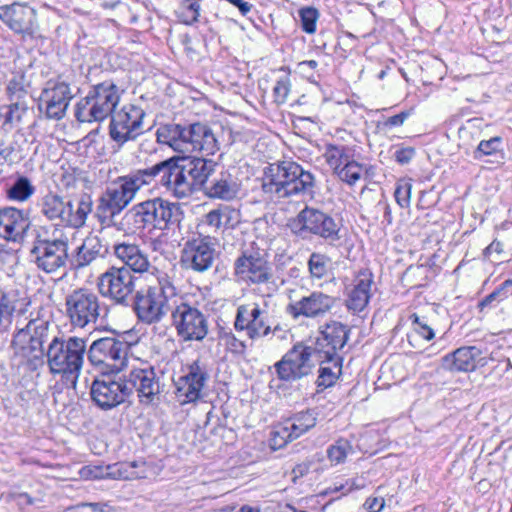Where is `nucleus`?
<instances>
[{"mask_svg":"<svg viewBox=\"0 0 512 512\" xmlns=\"http://www.w3.org/2000/svg\"><path fill=\"white\" fill-rule=\"evenodd\" d=\"M217 163L204 157H171L152 166L158 183L177 199L203 191Z\"/></svg>","mask_w":512,"mask_h":512,"instance_id":"obj_1","label":"nucleus"},{"mask_svg":"<svg viewBox=\"0 0 512 512\" xmlns=\"http://www.w3.org/2000/svg\"><path fill=\"white\" fill-rule=\"evenodd\" d=\"M156 180L153 168L137 169L109 183L100 195L95 217L102 227H111L118 216L135 199L137 193Z\"/></svg>","mask_w":512,"mask_h":512,"instance_id":"obj_2","label":"nucleus"},{"mask_svg":"<svg viewBox=\"0 0 512 512\" xmlns=\"http://www.w3.org/2000/svg\"><path fill=\"white\" fill-rule=\"evenodd\" d=\"M316 185L314 175L294 161H278L264 169L262 190L272 199L312 196Z\"/></svg>","mask_w":512,"mask_h":512,"instance_id":"obj_3","label":"nucleus"},{"mask_svg":"<svg viewBox=\"0 0 512 512\" xmlns=\"http://www.w3.org/2000/svg\"><path fill=\"white\" fill-rule=\"evenodd\" d=\"M155 280L136 291L132 307L138 319L145 324L161 322L174 308L177 288L173 279L155 268Z\"/></svg>","mask_w":512,"mask_h":512,"instance_id":"obj_4","label":"nucleus"},{"mask_svg":"<svg viewBox=\"0 0 512 512\" xmlns=\"http://www.w3.org/2000/svg\"><path fill=\"white\" fill-rule=\"evenodd\" d=\"M30 255L35 266L46 274L66 271L70 263L69 238L67 235L46 225L35 226L32 231Z\"/></svg>","mask_w":512,"mask_h":512,"instance_id":"obj_5","label":"nucleus"},{"mask_svg":"<svg viewBox=\"0 0 512 512\" xmlns=\"http://www.w3.org/2000/svg\"><path fill=\"white\" fill-rule=\"evenodd\" d=\"M87 353L86 340L77 336H54L45 351L49 371L53 375L72 380L79 377L84 356Z\"/></svg>","mask_w":512,"mask_h":512,"instance_id":"obj_6","label":"nucleus"},{"mask_svg":"<svg viewBox=\"0 0 512 512\" xmlns=\"http://www.w3.org/2000/svg\"><path fill=\"white\" fill-rule=\"evenodd\" d=\"M123 92L112 79L91 84L85 97L75 105V118L81 123L106 120L115 111Z\"/></svg>","mask_w":512,"mask_h":512,"instance_id":"obj_7","label":"nucleus"},{"mask_svg":"<svg viewBox=\"0 0 512 512\" xmlns=\"http://www.w3.org/2000/svg\"><path fill=\"white\" fill-rule=\"evenodd\" d=\"M32 313L24 316L28 320L24 327L18 328L12 340L14 354L27 360L40 359L45 354L44 343L50 342L55 336V326L41 318H31Z\"/></svg>","mask_w":512,"mask_h":512,"instance_id":"obj_8","label":"nucleus"},{"mask_svg":"<svg viewBox=\"0 0 512 512\" xmlns=\"http://www.w3.org/2000/svg\"><path fill=\"white\" fill-rule=\"evenodd\" d=\"M132 344L120 336H108L92 342L87 357L94 367L104 372L118 374L128 365Z\"/></svg>","mask_w":512,"mask_h":512,"instance_id":"obj_9","label":"nucleus"},{"mask_svg":"<svg viewBox=\"0 0 512 512\" xmlns=\"http://www.w3.org/2000/svg\"><path fill=\"white\" fill-rule=\"evenodd\" d=\"M234 275L247 285L265 286L268 295L276 290L272 266L259 251L244 250L234 262Z\"/></svg>","mask_w":512,"mask_h":512,"instance_id":"obj_10","label":"nucleus"},{"mask_svg":"<svg viewBox=\"0 0 512 512\" xmlns=\"http://www.w3.org/2000/svg\"><path fill=\"white\" fill-rule=\"evenodd\" d=\"M171 320L177 336L185 342H200L209 332L208 316L198 307L185 301H174Z\"/></svg>","mask_w":512,"mask_h":512,"instance_id":"obj_11","label":"nucleus"},{"mask_svg":"<svg viewBox=\"0 0 512 512\" xmlns=\"http://www.w3.org/2000/svg\"><path fill=\"white\" fill-rule=\"evenodd\" d=\"M65 312L73 328H92L100 317L99 297L87 288L75 289L65 297Z\"/></svg>","mask_w":512,"mask_h":512,"instance_id":"obj_12","label":"nucleus"},{"mask_svg":"<svg viewBox=\"0 0 512 512\" xmlns=\"http://www.w3.org/2000/svg\"><path fill=\"white\" fill-rule=\"evenodd\" d=\"M292 232L300 237H306L307 233L319 236L329 244L339 241L340 226L328 214L311 207H305L290 224Z\"/></svg>","mask_w":512,"mask_h":512,"instance_id":"obj_13","label":"nucleus"},{"mask_svg":"<svg viewBox=\"0 0 512 512\" xmlns=\"http://www.w3.org/2000/svg\"><path fill=\"white\" fill-rule=\"evenodd\" d=\"M122 377L128 388L129 397L136 392L139 402L144 405H152L159 401L162 384L152 365L142 363L139 367H132L129 373L123 374Z\"/></svg>","mask_w":512,"mask_h":512,"instance_id":"obj_14","label":"nucleus"},{"mask_svg":"<svg viewBox=\"0 0 512 512\" xmlns=\"http://www.w3.org/2000/svg\"><path fill=\"white\" fill-rule=\"evenodd\" d=\"M318 357L310 347L302 343L295 344L275 365L278 378L282 381H296L312 372Z\"/></svg>","mask_w":512,"mask_h":512,"instance_id":"obj_15","label":"nucleus"},{"mask_svg":"<svg viewBox=\"0 0 512 512\" xmlns=\"http://www.w3.org/2000/svg\"><path fill=\"white\" fill-rule=\"evenodd\" d=\"M97 286L102 296L127 306L135 290V277L126 266H111L100 275Z\"/></svg>","mask_w":512,"mask_h":512,"instance_id":"obj_16","label":"nucleus"},{"mask_svg":"<svg viewBox=\"0 0 512 512\" xmlns=\"http://www.w3.org/2000/svg\"><path fill=\"white\" fill-rule=\"evenodd\" d=\"M145 111L135 104H125L110 116L109 135L119 145L135 140L143 133Z\"/></svg>","mask_w":512,"mask_h":512,"instance_id":"obj_17","label":"nucleus"},{"mask_svg":"<svg viewBox=\"0 0 512 512\" xmlns=\"http://www.w3.org/2000/svg\"><path fill=\"white\" fill-rule=\"evenodd\" d=\"M234 328L245 331L249 339L257 340L270 335V320L267 302H250L239 305L236 310Z\"/></svg>","mask_w":512,"mask_h":512,"instance_id":"obj_18","label":"nucleus"},{"mask_svg":"<svg viewBox=\"0 0 512 512\" xmlns=\"http://www.w3.org/2000/svg\"><path fill=\"white\" fill-rule=\"evenodd\" d=\"M216 244V239L209 235H199L186 242L181 255L182 266L198 273L209 270L215 260Z\"/></svg>","mask_w":512,"mask_h":512,"instance_id":"obj_19","label":"nucleus"},{"mask_svg":"<svg viewBox=\"0 0 512 512\" xmlns=\"http://www.w3.org/2000/svg\"><path fill=\"white\" fill-rule=\"evenodd\" d=\"M350 329L347 325L330 321L320 330L315 342L310 345L318 359L342 357L341 352L349 339Z\"/></svg>","mask_w":512,"mask_h":512,"instance_id":"obj_20","label":"nucleus"},{"mask_svg":"<svg viewBox=\"0 0 512 512\" xmlns=\"http://www.w3.org/2000/svg\"><path fill=\"white\" fill-rule=\"evenodd\" d=\"M290 290L288 293L289 303L286 307V312L293 318H319L325 316L331 311L336 304V298L322 291H313L309 295L301 297L299 300L293 299Z\"/></svg>","mask_w":512,"mask_h":512,"instance_id":"obj_21","label":"nucleus"},{"mask_svg":"<svg viewBox=\"0 0 512 512\" xmlns=\"http://www.w3.org/2000/svg\"><path fill=\"white\" fill-rule=\"evenodd\" d=\"M209 380L207 365L195 360L187 366V371L175 381L176 397L181 404L198 400Z\"/></svg>","mask_w":512,"mask_h":512,"instance_id":"obj_22","label":"nucleus"},{"mask_svg":"<svg viewBox=\"0 0 512 512\" xmlns=\"http://www.w3.org/2000/svg\"><path fill=\"white\" fill-rule=\"evenodd\" d=\"M127 389L122 376L117 378L108 376L92 382L90 395L96 406L107 411L121 405L129 398Z\"/></svg>","mask_w":512,"mask_h":512,"instance_id":"obj_23","label":"nucleus"},{"mask_svg":"<svg viewBox=\"0 0 512 512\" xmlns=\"http://www.w3.org/2000/svg\"><path fill=\"white\" fill-rule=\"evenodd\" d=\"M73 97L69 83L61 77L47 81L41 93L46 116L50 119H62Z\"/></svg>","mask_w":512,"mask_h":512,"instance_id":"obj_24","label":"nucleus"},{"mask_svg":"<svg viewBox=\"0 0 512 512\" xmlns=\"http://www.w3.org/2000/svg\"><path fill=\"white\" fill-rule=\"evenodd\" d=\"M489 360H494L493 353L487 356L477 346H464L445 355L441 366L450 372H472L486 366Z\"/></svg>","mask_w":512,"mask_h":512,"instance_id":"obj_25","label":"nucleus"},{"mask_svg":"<svg viewBox=\"0 0 512 512\" xmlns=\"http://www.w3.org/2000/svg\"><path fill=\"white\" fill-rule=\"evenodd\" d=\"M0 20L14 33L33 36L37 30L36 11L21 3L0 6Z\"/></svg>","mask_w":512,"mask_h":512,"instance_id":"obj_26","label":"nucleus"},{"mask_svg":"<svg viewBox=\"0 0 512 512\" xmlns=\"http://www.w3.org/2000/svg\"><path fill=\"white\" fill-rule=\"evenodd\" d=\"M318 420V412L315 409H307L293 414L284 425L274 432V447H282L286 443L293 441L310 429L315 427Z\"/></svg>","mask_w":512,"mask_h":512,"instance_id":"obj_27","label":"nucleus"},{"mask_svg":"<svg viewBox=\"0 0 512 512\" xmlns=\"http://www.w3.org/2000/svg\"><path fill=\"white\" fill-rule=\"evenodd\" d=\"M31 225L29 211L16 207L0 208V237L17 242L23 239Z\"/></svg>","mask_w":512,"mask_h":512,"instance_id":"obj_28","label":"nucleus"},{"mask_svg":"<svg viewBox=\"0 0 512 512\" xmlns=\"http://www.w3.org/2000/svg\"><path fill=\"white\" fill-rule=\"evenodd\" d=\"M374 284L373 273L368 269L360 270L351 284L346 287L347 298L345 305L348 310L353 312L363 311L372 296L371 290Z\"/></svg>","mask_w":512,"mask_h":512,"instance_id":"obj_29","label":"nucleus"},{"mask_svg":"<svg viewBox=\"0 0 512 512\" xmlns=\"http://www.w3.org/2000/svg\"><path fill=\"white\" fill-rule=\"evenodd\" d=\"M156 136L159 143L168 145L175 152L191 153L192 124H165L157 129Z\"/></svg>","mask_w":512,"mask_h":512,"instance_id":"obj_30","label":"nucleus"},{"mask_svg":"<svg viewBox=\"0 0 512 512\" xmlns=\"http://www.w3.org/2000/svg\"><path fill=\"white\" fill-rule=\"evenodd\" d=\"M106 253L107 248L102 243V240L96 235H89L75 249L70 258V264L73 269L80 270L91 265L96 260L104 258Z\"/></svg>","mask_w":512,"mask_h":512,"instance_id":"obj_31","label":"nucleus"},{"mask_svg":"<svg viewBox=\"0 0 512 512\" xmlns=\"http://www.w3.org/2000/svg\"><path fill=\"white\" fill-rule=\"evenodd\" d=\"M240 191V184L229 171H221L204 188V194L211 199L233 200Z\"/></svg>","mask_w":512,"mask_h":512,"instance_id":"obj_32","label":"nucleus"},{"mask_svg":"<svg viewBox=\"0 0 512 512\" xmlns=\"http://www.w3.org/2000/svg\"><path fill=\"white\" fill-rule=\"evenodd\" d=\"M115 256L126 266L131 272L144 273L150 268L148 256L142 249L134 243L122 242L114 246Z\"/></svg>","mask_w":512,"mask_h":512,"instance_id":"obj_33","label":"nucleus"},{"mask_svg":"<svg viewBox=\"0 0 512 512\" xmlns=\"http://www.w3.org/2000/svg\"><path fill=\"white\" fill-rule=\"evenodd\" d=\"M30 307L31 302L27 298L13 301L0 289V332H5L10 328L14 313L17 323H19L20 318L28 313Z\"/></svg>","mask_w":512,"mask_h":512,"instance_id":"obj_34","label":"nucleus"},{"mask_svg":"<svg viewBox=\"0 0 512 512\" xmlns=\"http://www.w3.org/2000/svg\"><path fill=\"white\" fill-rule=\"evenodd\" d=\"M191 153L199 151L206 156L214 155L219 149V142L212 129L203 123L192 124Z\"/></svg>","mask_w":512,"mask_h":512,"instance_id":"obj_35","label":"nucleus"},{"mask_svg":"<svg viewBox=\"0 0 512 512\" xmlns=\"http://www.w3.org/2000/svg\"><path fill=\"white\" fill-rule=\"evenodd\" d=\"M37 207L40 214L48 221H58L66 224V211L68 210V201L58 194L49 192L42 196Z\"/></svg>","mask_w":512,"mask_h":512,"instance_id":"obj_36","label":"nucleus"},{"mask_svg":"<svg viewBox=\"0 0 512 512\" xmlns=\"http://www.w3.org/2000/svg\"><path fill=\"white\" fill-rule=\"evenodd\" d=\"M96 477H108L115 480H135L146 477V464L144 461L118 462L108 465L105 472Z\"/></svg>","mask_w":512,"mask_h":512,"instance_id":"obj_37","label":"nucleus"},{"mask_svg":"<svg viewBox=\"0 0 512 512\" xmlns=\"http://www.w3.org/2000/svg\"><path fill=\"white\" fill-rule=\"evenodd\" d=\"M503 139L499 136L490 139H482L472 152L474 160L487 163L502 165L505 162V153L503 148Z\"/></svg>","mask_w":512,"mask_h":512,"instance_id":"obj_38","label":"nucleus"},{"mask_svg":"<svg viewBox=\"0 0 512 512\" xmlns=\"http://www.w3.org/2000/svg\"><path fill=\"white\" fill-rule=\"evenodd\" d=\"M152 199L142 201L132 206L124 216V219L131 225L134 231H142L152 227Z\"/></svg>","mask_w":512,"mask_h":512,"instance_id":"obj_39","label":"nucleus"},{"mask_svg":"<svg viewBox=\"0 0 512 512\" xmlns=\"http://www.w3.org/2000/svg\"><path fill=\"white\" fill-rule=\"evenodd\" d=\"M93 201L90 195L82 194L74 210L71 201H68V210L66 211V225L73 228H81L86 224L88 215L92 212Z\"/></svg>","mask_w":512,"mask_h":512,"instance_id":"obj_40","label":"nucleus"},{"mask_svg":"<svg viewBox=\"0 0 512 512\" xmlns=\"http://www.w3.org/2000/svg\"><path fill=\"white\" fill-rule=\"evenodd\" d=\"M343 357L320 358L317 364L320 365L317 385L319 387L332 386L342 372Z\"/></svg>","mask_w":512,"mask_h":512,"instance_id":"obj_41","label":"nucleus"},{"mask_svg":"<svg viewBox=\"0 0 512 512\" xmlns=\"http://www.w3.org/2000/svg\"><path fill=\"white\" fill-rule=\"evenodd\" d=\"M35 190V186L28 177L18 176L7 188L6 195L9 200L26 202L33 196Z\"/></svg>","mask_w":512,"mask_h":512,"instance_id":"obj_42","label":"nucleus"},{"mask_svg":"<svg viewBox=\"0 0 512 512\" xmlns=\"http://www.w3.org/2000/svg\"><path fill=\"white\" fill-rule=\"evenodd\" d=\"M310 277L322 279L331 270V258L320 252H313L307 262Z\"/></svg>","mask_w":512,"mask_h":512,"instance_id":"obj_43","label":"nucleus"},{"mask_svg":"<svg viewBox=\"0 0 512 512\" xmlns=\"http://www.w3.org/2000/svg\"><path fill=\"white\" fill-rule=\"evenodd\" d=\"M292 82L291 75L284 68H281L275 78L273 86V98L277 105L284 104L291 92Z\"/></svg>","mask_w":512,"mask_h":512,"instance_id":"obj_44","label":"nucleus"},{"mask_svg":"<svg viewBox=\"0 0 512 512\" xmlns=\"http://www.w3.org/2000/svg\"><path fill=\"white\" fill-rule=\"evenodd\" d=\"M181 215L182 211L179 203L165 200L157 229L166 230L178 225L181 221Z\"/></svg>","mask_w":512,"mask_h":512,"instance_id":"obj_45","label":"nucleus"},{"mask_svg":"<svg viewBox=\"0 0 512 512\" xmlns=\"http://www.w3.org/2000/svg\"><path fill=\"white\" fill-rule=\"evenodd\" d=\"M479 124L478 119H470L465 125L459 128L458 135L461 141L460 146L468 149L472 147L475 142L479 143V141L482 140Z\"/></svg>","mask_w":512,"mask_h":512,"instance_id":"obj_46","label":"nucleus"},{"mask_svg":"<svg viewBox=\"0 0 512 512\" xmlns=\"http://www.w3.org/2000/svg\"><path fill=\"white\" fill-rule=\"evenodd\" d=\"M364 166L351 158L340 166L334 173L339 179L349 185H354L361 177Z\"/></svg>","mask_w":512,"mask_h":512,"instance_id":"obj_47","label":"nucleus"},{"mask_svg":"<svg viewBox=\"0 0 512 512\" xmlns=\"http://www.w3.org/2000/svg\"><path fill=\"white\" fill-rule=\"evenodd\" d=\"M349 151V148L344 145L329 144L326 146L324 157L328 165L336 171L351 158Z\"/></svg>","mask_w":512,"mask_h":512,"instance_id":"obj_48","label":"nucleus"},{"mask_svg":"<svg viewBox=\"0 0 512 512\" xmlns=\"http://www.w3.org/2000/svg\"><path fill=\"white\" fill-rule=\"evenodd\" d=\"M353 452L351 443L346 439H338L327 448V457L332 465H339L345 462L347 456Z\"/></svg>","mask_w":512,"mask_h":512,"instance_id":"obj_49","label":"nucleus"},{"mask_svg":"<svg viewBox=\"0 0 512 512\" xmlns=\"http://www.w3.org/2000/svg\"><path fill=\"white\" fill-rule=\"evenodd\" d=\"M409 320L411 321L414 333L424 340L430 341L435 337V331L426 316L413 313L409 316Z\"/></svg>","mask_w":512,"mask_h":512,"instance_id":"obj_50","label":"nucleus"},{"mask_svg":"<svg viewBox=\"0 0 512 512\" xmlns=\"http://www.w3.org/2000/svg\"><path fill=\"white\" fill-rule=\"evenodd\" d=\"M299 17L302 30L307 34L315 33L319 11L315 7H304L299 10Z\"/></svg>","mask_w":512,"mask_h":512,"instance_id":"obj_51","label":"nucleus"},{"mask_svg":"<svg viewBox=\"0 0 512 512\" xmlns=\"http://www.w3.org/2000/svg\"><path fill=\"white\" fill-rule=\"evenodd\" d=\"M7 112L4 114L2 126L6 129H11L15 124L21 122L27 107L19 102L12 103L7 107Z\"/></svg>","mask_w":512,"mask_h":512,"instance_id":"obj_52","label":"nucleus"},{"mask_svg":"<svg viewBox=\"0 0 512 512\" xmlns=\"http://www.w3.org/2000/svg\"><path fill=\"white\" fill-rule=\"evenodd\" d=\"M512 288V279L505 280L498 288L488 294L480 303L479 306L484 308L494 301H502L508 297V289Z\"/></svg>","mask_w":512,"mask_h":512,"instance_id":"obj_53","label":"nucleus"},{"mask_svg":"<svg viewBox=\"0 0 512 512\" xmlns=\"http://www.w3.org/2000/svg\"><path fill=\"white\" fill-rule=\"evenodd\" d=\"M230 212L231 211L228 206L214 209V210L210 211L208 214H206L205 224L215 230H218L221 228V226L223 224V219H226V220L229 219Z\"/></svg>","mask_w":512,"mask_h":512,"instance_id":"obj_54","label":"nucleus"},{"mask_svg":"<svg viewBox=\"0 0 512 512\" xmlns=\"http://www.w3.org/2000/svg\"><path fill=\"white\" fill-rule=\"evenodd\" d=\"M412 184L408 181H401L397 184L394 196L401 208H408L411 202Z\"/></svg>","mask_w":512,"mask_h":512,"instance_id":"obj_55","label":"nucleus"},{"mask_svg":"<svg viewBox=\"0 0 512 512\" xmlns=\"http://www.w3.org/2000/svg\"><path fill=\"white\" fill-rule=\"evenodd\" d=\"M219 338L223 341L224 345L232 352L242 353L246 349L243 341L239 340L232 331L221 330Z\"/></svg>","mask_w":512,"mask_h":512,"instance_id":"obj_56","label":"nucleus"},{"mask_svg":"<svg viewBox=\"0 0 512 512\" xmlns=\"http://www.w3.org/2000/svg\"><path fill=\"white\" fill-rule=\"evenodd\" d=\"M503 253V244L497 240L492 241V243L485 248L483 254L484 257L490 260L492 263H501L503 262V258L501 254Z\"/></svg>","mask_w":512,"mask_h":512,"instance_id":"obj_57","label":"nucleus"},{"mask_svg":"<svg viewBox=\"0 0 512 512\" xmlns=\"http://www.w3.org/2000/svg\"><path fill=\"white\" fill-rule=\"evenodd\" d=\"M186 2H188V5L185 8L187 9L188 13H191V16H189L187 19H184L183 22L187 25H191L198 21L200 16V5L197 1L194 0H186Z\"/></svg>","mask_w":512,"mask_h":512,"instance_id":"obj_58","label":"nucleus"},{"mask_svg":"<svg viewBox=\"0 0 512 512\" xmlns=\"http://www.w3.org/2000/svg\"><path fill=\"white\" fill-rule=\"evenodd\" d=\"M165 199L160 197H155L152 199L151 207H152V227L158 228V224L161 217V209L163 208Z\"/></svg>","mask_w":512,"mask_h":512,"instance_id":"obj_59","label":"nucleus"},{"mask_svg":"<svg viewBox=\"0 0 512 512\" xmlns=\"http://www.w3.org/2000/svg\"><path fill=\"white\" fill-rule=\"evenodd\" d=\"M414 156L415 149L413 147H403L395 152L396 161L402 165L408 164Z\"/></svg>","mask_w":512,"mask_h":512,"instance_id":"obj_60","label":"nucleus"},{"mask_svg":"<svg viewBox=\"0 0 512 512\" xmlns=\"http://www.w3.org/2000/svg\"><path fill=\"white\" fill-rule=\"evenodd\" d=\"M410 113L408 111H402L399 114L388 117L384 122V127H399L404 124L406 119L409 117Z\"/></svg>","mask_w":512,"mask_h":512,"instance_id":"obj_61","label":"nucleus"},{"mask_svg":"<svg viewBox=\"0 0 512 512\" xmlns=\"http://www.w3.org/2000/svg\"><path fill=\"white\" fill-rule=\"evenodd\" d=\"M384 506L385 501L382 497H370L364 503V507L368 512H381Z\"/></svg>","mask_w":512,"mask_h":512,"instance_id":"obj_62","label":"nucleus"},{"mask_svg":"<svg viewBox=\"0 0 512 512\" xmlns=\"http://www.w3.org/2000/svg\"><path fill=\"white\" fill-rule=\"evenodd\" d=\"M13 152L14 148L12 146L0 144V165L12 163Z\"/></svg>","mask_w":512,"mask_h":512,"instance_id":"obj_63","label":"nucleus"},{"mask_svg":"<svg viewBox=\"0 0 512 512\" xmlns=\"http://www.w3.org/2000/svg\"><path fill=\"white\" fill-rule=\"evenodd\" d=\"M79 512H108L104 506L97 503H85L79 507Z\"/></svg>","mask_w":512,"mask_h":512,"instance_id":"obj_64","label":"nucleus"}]
</instances>
